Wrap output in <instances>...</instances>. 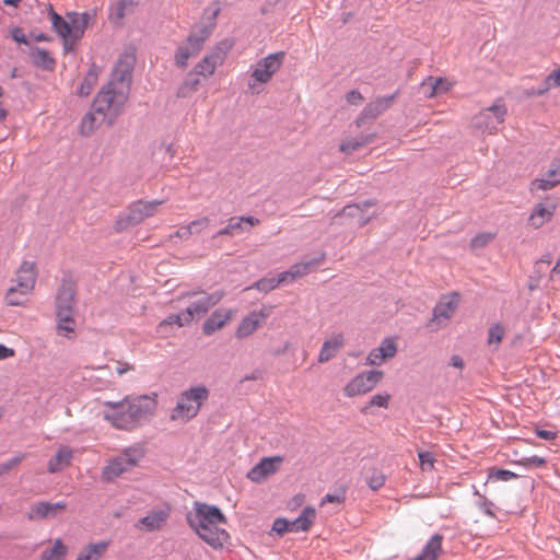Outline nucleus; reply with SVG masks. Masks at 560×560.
<instances>
[{
	"instance_id": "8fccbe9b",
	"label": "nucleus",
	"mask_w": 560,
	"mask_h": 560,
	"mask_svg": "<svg viewBox=\"0 0 560 560\" xmlns=\"http://www.w3.org/2000/svg\"><path fill=\"white\" fill-rule=\"evenodd\" d=\"M493 238H494L493 233L485 232V233L477 234L470 241V248L479 249V248L486 247Z\"/></svg>"
},
{
	"instance_id": "7c9ffc66",
	"label": "nucleus",
	"mask_w": 560,
	"mask_h": 560,
	"mask_svg": "<svg viewBox=\"0 0 560 560\" xmlns=\"http://www.w3.org/2000/svg\"><path fill=\"white\" fill-rule=\"evenodd\" d=\"M73 458V451L69 446H60L55 456L48 462V471L51 474L59 472L69 467Z\"/></svg>"
},
{
	"instance_id": "9d476101",
	"label": "nucleus",
	"mask_w": 560,
	"mask_h": 560,
	"mask_svg": "<svg viewBox=\"0 0 560 560\" xmlns=\"http://www.w3.org/2000/svg\"><path fill=\"white\" fill-rule=\"evenodd\" d=\"M284 60V52H275L266 56L260 59L254 67L250 80L248 82V88L253 91L259 92L256 90L257 86L267 84L272 77L279 71Z\"/></svg>"
},
{
	"instance_id": "6e6d98bb",
	"label": "nucleus",
	"mask_w": 560,
	"mask_h": 560,
	"mask_svg": "<svg viewBox=\"0 0 560 560\" xmlns=\"http://www.w3.org/2000/svg\"><path fill=\"white\" fill-rule=\"evenodd\" d=\"M385 482V477L382 475V474H374L373 476H371L368 480V485L369 487L376 491L378 490L380 488L383 487Z\"/></svg>"
},
{
	"instance_id": "a211bd4d",
	"label": "nucleus",
	"mask_w": 560,
	"mask_h": 560,
	"mask_svg": "<svg viewBox=\"0 0 560 560\" xmlns=\"http://www.w3.org/2000/svg\"><path fill=\"white\" fill-rule=\"evenodd\" d=\"M268 313L265 311H254L245 316L235 330L237 339H244L253 335L259 326L266 320Z\"/></svg>"
},
{
	"instance_id": "c756f323",
	"label": "nucleus",
	"mask_w": 560,
	"mask_h": 560,
	"mask_svg": "<svg viewBox=\"0 0 560 560\" xmlns=\"http://www.w3.org/2000/svg\"><path fill=\"white\" fill-rule=\"evenodd\" d=\"M374 206H375V202L372 200L365 201L360 205H349V206H346L342 209V211L340 213H338V215L354 218V219H357L359 226H364L373 218V215H366L364 213L365 209L372 208Z\"/></svg>"
},
{
	"instance_id": "4be33fe9",
	"label": "nucleus",
	"mask_w": 560,
	"mask_h": 560,
	"mask_svg": "<svg viewBox=\"0 0 560 560\" xmlns=\"http://www.w3.org/2000/svg\"><path fill=\"white\" fill-rule=\"evenodd\" d=\"M67 509L66 502H39L32 506L28 518L30 520H42V518H52L57 515L63 513Z\"/></svg>"
},
{
	"instance_id": "f3484780",
	"label": "nucleus",
	"mask_w": 560,
	"mask_h": 560,
	"mask_svg": "<svg viewBox=\"0 0 560 560\" xmlns=\"http://www.w3.org/2000/svg\"><path fill=\"white\" fill-rule=\"evenodd\" d=\"M281 462L282 458L279 456L265 457L247 472V478L256 483L262 482L277 472Z\"/></svg>"
},
{
	"instance_id": "0e129e2a",
	"label": "nucleus",
	"mask_w": 560,
	"mask_h": 560,
	"mask_svg": "<svg viewBox=\"0 0 560 560\" xmlns=\"http://www.w3.org/2000/svg\"><path fill=\"white\" fill-rule=\"evenodd\" d=\"M536 433H537V435L540 439H544V440H547V441H552V440H555L557 438V432L556 431L537 430Z\"/></svg>"
},
{
	"instance_id": "f03ea898",
	"label": "nucleus",
	"mask_w": 560,
	"mask_h": 560,
	"mask_svg": "<svg viewBox=\"0 0 560 560\" xmlns=\"http://www.w3.org/2000/svg\"><path fill=\"white\" fill-rule=\"evenodd\" d=\"M186 518L199 538L212 548H222L229 541L230 535L222 527L228 521L219 508L195 502L194 510L187 514Z\"/></svg>"
},
{
	"instance_id": "dca6fc26",
	"label": "nucleus",
	"mask_w": 560,
	"mask_h": 560,
	"mask_svg": "<svg viewBox=\"0 0 560 560\" xmlns=\"http://www.w3.org/2000/svg\"><path fill=\"white\" fill-rule=\"evenodd\" d=\"M171 508H164L150 511L145 516L140 518L136 527L144 532H154L162 529L170 517Z\"/></svg>"
},
{
	"instance_id": "f257e3e1",
	"label": "nucleus",
	"mask_w": 560,
	"mask_h": 560,
	"mask_svg": "<svg viewBox=\"0 0 560 560\" xmlns=\"http://www.w3.org/2000/svg\"><path fill=\"white\" fill-rule=\"evenodd\" d=\"M158 408V394L127 395L101 402V416L114 429L131 432L150 420Z\"/></svg>"
},
{
	"instance_id": "6ab92c4d",
	"label": "nucleus",
	"mask_w": 560,
	"mask_h": 560,
	"mask_svg": "<svg viewBox=\"0 0 560 560\" xmlns=\"http://www.w3.org/2000/svg\"><path fill=\"white\" fill-rule=\"evenodd\" d=\"M560 184V159L552 162L548 171L530 184V190H549Z\"/></svg>"
},
{
	"instance_id": "3c124183",
	"label": "nucleus",
	"mask_w": 560,
	"mask_h": 560,
	"mask_svg": "<svg viewBox=\"0 0 560 560\" xmlns=\"http://www.w3.org/2000/svg\"><path fill=\"white\" fill-rule=\"evenodd\" d=\"M280 285V281H278L277 278H265V279H260L258 280L254 287L257 289V290H260V291H265V292H268V291H271L273 289H276L277 287Z\"/></svg>"
},
{
	"instance_id": "b1692460",
	"label": "nucleus",
	"mask_w": 560,
	"mask_h": 560,
	"mask_svg": "<svg viewBox=\"0 0 560 560\" xmlns=\"http://www.w3.org/2000/svg\"><path fill=\"white\" fill-rule=\"evenodd\" d=\"M75 287L71 281H65L57 294V313H73Z\"/></svg>"
},
{
	"instance_id": "6e6552de",
	"label": "nucleus",
	"mask_w": 560,
	"mask_h": 560,
	"mask_svg": "<svg viewBox=\"0 0 560 560\" xmlns=\"http://www.w3.org/2000/svg\"><path fill=\"white\" fill-rule=\"evenodd\" d=\"M164 200H137L128 207L125 215L120 217L116 222V230L124 231L128 228L139 224L148 218H152L158 212Z\"/></svg>"
},
{
	"instance_id": "4d7b16f0",
	"label": "nucleus",
	"mask_w": 560,
	"mask_h": 560,
	"mask_svg": "<svg viewBox=\"0 0 560 560\" xmlns=\"http://www.w3.org/2000/svg\"><path fill=\"white\" fill-rule=\"evenodd\" d=\"M116 373L121 376L135 370V366L126 361H116Z\"/></svg>"
},
{
	"instance_id": "79ce46f5",
	"label": "nucleus",
	"mask_w": 560,
	"mask_h": 560,
	"mask_svg": "<svg viewBox=\"0 0 560 560\" xmlns=\"http://www.w3.org/2000/svg\"><path fill=\"white\" fill-rule=\"evenodd\" d=\"M518 476L511 471L505 469H499L495 467L489 468L488 471V479L492 481H510L512 479H516Z\"/></svg>"
},
{
	"instance_id": "ddd939ff",
	"label": "nucleus",
	"mask_w": 560,
	"mask_h": 560,
	"mask_svg": "<svg viewBox=\"0 0 560 560\" xmlns=\"http://www.w3.org/2000/svg\"><path fill=\"white\" fill-rule=\"evenodd\" d=\"M135 63L136 56L132 52L122 54L114 67L109 83L129 93Z\"/></svg>"
},
{
	"instance_id": "72a5a7b5",
	"label": "nucleus",
	"mask_w": 560,
	"mask_h": 560,
	"mask_svg": "<svg viewBox=\"0 0 560 560\" xmlns=\"http://www.w3.org/2000/svg\"><path fill=\"white\" fill-rule=\"evenodd\" d=\"M58 324L57 331L59 336L66 338H73L75 330V322L73 318V313H57Z\"/></svg>"
},
{
	"instance_id": "13d9d810",
	"label": "nucleus",
	"mask_w": 560,
	"mask_h": 560,
	"mask_svg": "<svg viewBox=\"0 0 560 560\" xmlns=\"http://www.w3.org/2000/svg\"><path fill=\"white\" fill-rule=\"evenodd\" d=\"M345 500V497L342 494H326L320 504L324 505L326 503H342Z\"/></svg>"
},
{
	"instance_id": "e2e57ef3",
	"label": "nucleus",
	"mask_w": 560,
	"mask_h": 560,
	"mask_svg": "<svg viewBox=\"0 0 560 560\" xmlns=\"http://www.w3.org/2000/svg\"><path fill=\"white\" fill-rule=\"evenodd\" d=\"M175 235L179 238L187 240L190 235H192L189 224L179 226Z\"/></svg>"
},
{
	"instance_id": "20e7f679",
	"label": "nucleus",
	"mask_w": 560,
	"mask_h": 560,
	"mask_svg": "<svg viewBox=\"0 0 560 560\" xmlns=\"http://www.w3.org/2000/svg\"><path fill=\"white\" fill-rule=\"evenodd\" d=\"M52 28L63 39L65 48L70 49L84 34L91 15L88 12H71L67 18H61L51 5L48 8Z\"/></svg>"
},
{
	"instance_id": "bb28decb",
	"label": "nucleus",
	"mask_w": 560,
	"mask_h": 560,
	"mask_svg": "<svg viewBox=\"0 0 560 560\" xmlns=\"http://www.w3.org/2000/svg\"><path fill=\"white\" fill-rule=\"evenodd\" d=\"M345 345V337L342 334H336L326 339L318 353V362L326 363L337 355Z\"/></svg>"
},
{
	"instance_id": "cd10ccee",
	"label": "nucleus",
	"mask_w": 560,
	"mask_h": 560,
	"mask_svg": "<svg viewBox=\"0 0 560 560\" xmlns=\"http://www.w3.org/2000/svg\"><path fill=\"white\" fill-rule=\"evenodd\" d=\"M223 298L222 292H215L213 294L203 293L196 302L190 304L186 311H190L191 320L195 316L203 315L208 310L219 303Z\"/></svg>"
},
{
	"instance_id": "c85d7f7f",
	"label": "nucleus",
	"mask_w": 560,
	"mask_h": 560,
	"mask_svg": "<svg viewBox=\"0 0 560 560\" xmlns=\"http://www.w3.org/2000/svg\"><path fill=\"white\" fill-rule=\"evenodd\" d=\"M459 295L456 293L444 296L434 308V319L448 320L459 304Z\"/></svg>"
},
{
	"instance_id": "2f4dec72",
	"label": "nucleus",
	"mask_w": 560,
	"mask_h": 560,
	"mask_svg": "<svg viewBox=\"0 0 560 560\" xmlns=\"http://www.w3.org/2000/svg\"><path fill=\"white\" fill-rule=\"evenodd\" d=\"M191 322L190 311L184 310L183 312L170 315L164 320H162L158 326V332L160 335L166 336L171 332V329L174 326L183 327L189 325Z\"/></svg>"
},
{
	"instance_id": "864d4df0",
	"label": "nucleus",
	"mask_w": 560,
	"mask_h": 560,
	"mask_svg": "<svg viewBox=\"0 0 560 560\" xmlns=\"http://www.w3.org/2000/svg\"><path fill=\"white\" fill-rule=\"evenodd\" d=\"M272 530L278 535H283L284 533L291 532V522L285 518H277L272 524Z\"/></svg>"
},
{
	"instance_id": "39448f33",
	"label": "nucleus",
	"mask_w": 560,
	"mask_h": 560,
	"mask_svg": "<svg viewBox=\"0 0 560 560\" xmlns=\"http://www.w3.org/2000/svg\"><path fill=\"white\" fill-rule=\"evenodd\" d=\"M214 24L195 26L187 38L180 43L174 52V65L184 70L188 67L189 60L196 57L203 48L210 37Z\"/></svg>"
},
{
	"instance_id": "052dcab7",
	"label": "nucleus",
	"mask_w": 560,
	"mask_h": 560,
	"mask_svg": "<svg viewBox=\"0 0 560 560\" xmlns=\"http://www.w3.org/2000/svg\"><path fill=\"white\" fill-rule=\"evenodd\" d=\"M12 38L20 44H26V36L20 27H14L11 32Z\"/></svg>"
},
{
	"instance_id": "37998d69",
	"label": "nucleus",
	"mask_w": 560,
	"mask_h": 560,
	"mask_svg": "<svg viewBox=\"0 0 560 560\" xmlns=\"http://www.w3.org/2000/svg\"><path fill=\"white\" fill-rule=\"evenodd\" d=\"M97 83V73L94 70H90L86 75L84 77V80L79 89V94L81 96H88L91 94L92 90Z\"/></svg>"
},
{
	"instance_id": "2eb2a0df",
	"label": "nucleus",
	"mask_w": 560,
	"mask_h": 560,
	"mask_svg": "<svg viewBox=\"0 0 560 560\" xmlns=\"http://www.w3.org/2000/svg\"><path fill=\"white\" fill-rule=\"evenodd\" d=\"M397 341L393 337L385 338L381 345L372 349L368 357L366 363L373 366H380L385 361L393 359L397 353Z\"/></svg>"
},
{
	"instance_id": "f8f14e48",
	"label": "nucleus",
	"mask_w": 560,
	"mask_h": 560,
	"mask_svg": "<svg viewBox=\"0 0 560 560\" xmlns=\"http://www.w3.org/2000/svg\"><path fill=\"white\" fill-rule=\"evenodd\" d=\"M383 377L384 373L377 370L359 373L346 384L343 395L348 398H353L368 394L376 387Z\"/></svg>"
},
{
	"instance_id": "bf43d9fd",
	"label": "nucleus",
	"mask_w": 560,
	"mask_h": 560,
	"mask_svg": "<svg viewBox=\"0 0 560 560\" xmlns=\"http://www.w3.org/2000/svg\"><path fill=\"white\" fill-rule=\"evenodd\" d=\"M346 98H347V102L352 104V105H357V104H359L363 100L361 93L359 91H357V90L350 91L347 94Z\"/></svg>"
},
{
	"instance_id": "e433bc0d",
	"label": "nucleus",
	"mask_w": 560,
	"mask_h": 560,
	"mask_svg": "<svg viewBox=\"0 0 560 560\" xmlns=\"http://www.w3.org/2000/svg\"><path fill=\"white\" fill-rule=\"evenodd\" d=\"M396 96H397V93L389 95V96H383V97L376 98L374 102L369 104V106L366 107L368 114L371 115L372 117H377L378 115H381L383 112H385L386 109H388L390 107V105L393 104Z\"/></svg>"
},
{
	"instance_id": "69168bd1",
	"label": "nucleus",
	"mask_w": 560,
	"mask_h": 560,
	"mask_svg": "<svg viewBox=\"0 0 560 560\" xmlns=\"http://www.w3.org/2000/svg\"><path fill=\"white\" fill-rule=\"evenodd\" d=\"M278 281H280V284L281 283H290V282H293L294 279L293 277L291 276V272L290 270H287V271H283L281 272L279 276H278Z\"/></svg>"
},
{
	"instance_id": "680f3d73",
	"label": "nucleus",
	"mask_w": 560,
	"mask_h": 560,
	"mask_svg": "<svg viewBox=\"0 0 560 560\" xmlns=\"http://www.w3.org/2000/svg\"><path fill=\"white\" fill-rule=\"evenodd\" d=\"M14 355H15L14 349L0 343V361L9 359V358H13Z\"/></svg>"
},
{
	"instance_id": "1a4fd4ad",
	"label": "nucleus",
	"mask_w": 560,
	"mask_h": 560,
	"mask_svg": "<svg viewBox=\"0 0 560 560\" xmlns=\"http://www.w3.org/2000/svg\"><path fill=\"white\" fill-rule=\"evenodd\" d=\"M142 457L143 453L139 448L130 447L125 450L120 455L108 460L102 470V478L106 481L115 480L136 467Z\"/></svg>"
},
{
	"instance_id": "ea45409f",
	"label": "nucleus",
	"mask_w": 560,
	"mask_h": 560,
	"mask_svg": "<svg viewBox=\"0 0 560 560\" xmlns=\"http://www.w3.org/2000/svg\"><path fill=\"white\" fill-rule=\"evenodd\" d=\"M66 546L57 539L51 549L43 552L42 560H61L66 556Z\"/></svg>"
},
{
	"instance_id": "c03bdc74",
	"label": "nucleus",
	"mask_w": 560,
	"mask_h": 560,
	"mask_svg": "<svg viewBox=\"0 0 560 560\" xmlns=\"http://www.w3.org/2000/svg\"><path fill=\"white\" fill-rule=\"evenodd\" d=\"M370 139L368 137L365 138H351L347 139L341 142L340 144V151L345 153H352L353 151L362 148L363 145L368 144Z\"/></svg>"
},
{
	"instance_id": "4c0bfd02",
	"label": "nucleus",
	"mask_w": 560,
	"mask_h": 560,
	"mask_svg": "<svg viewBox=\"0 0 560 560\" xmlns=\"http://www.w3.org/2000/svg\"><path fill=\"white\" fill-rule=\"evenodd\" d=\"M32 61L36 67H40L46 70H52L55 68V59L44 49L35 48L31 52Z\"/></svg>"
},
{
	"instance_id": "58836bf2",
	"label": "nucleus",
	"mask_w": 560,
	"mask_h": 560,
	"mask_svg": "<svg viewBox=\"0 0 560 560\" xmlns=\"http://www.w3.org/2000/svg\"><path fill=\"white\" fill-rule=\"evenodd\" d=\"M390 400V395L388 393H380L375 394L371 397V399L361 408V412L363 415L371 413V409L373 407H380V408H388Z\"/></svg>"
},
{
	"instance_id": "de8ad7c7",
	"label": "nucleus",
	"mask_w": 560,
	"mask_h": 560,
	"mask_svg": "<svg viewBox=\"0 0 560 560\" xmlns=\"http://www.w3.org/2000/svg\"><path fill=\"white\" fill-rule=\"evenodd\" d=\"M558 86H560V67L550 72L544 82V88L537 92V95H542L550 89Z\"/></svg>"
},
{
	"instance_id": "a878e982",
	"label": "nucleus",
	"mask_w": 560,
	"mask_h": 560,
	"mask_svg": "<svg viewBox=\"0 0 560 560\" xmlns=\"http://www.w3.org/2000/svg\"><path fill=\"white\" fill-rule=\"evenodd\" d=\"M443 540L442 534L432 535L421 551L410 560H439L443 553Z\"/></svg>"
},
{
	"instance_id": "a18cd8bd",
	"label": "nucleus",
	"mask_w": 560,
	"mask_h": 560,
	"mask_svg": "<svg viewBox=\"0 0 560 560\" xmlns=\"http://www.w3.org/2000/svg\"><path fill=\"white\" fill-rule=\"evenodd\" d=\"M418 457H419V466H420L421 471H423V472L433 471L434 464L436 462L433 453L428 452V451H420L418 453Z\"/></svg>"
},
{
	"instance_id": "5701e85b",
	"label": "nucleus",
	"mask_w": 560,
	"mask_h": 560,
	"mask_svg": "<svg viewBox=\"0 0 560 560\" xmlns=\"http://www.w3.org/2000/svg\"><path fill=\"white\" fill-rule=\"evenodd\" d=\"M454 86V82L447 78L428 77L421 83V89L428 98H434L441 94H445Z\"/></svg>"
},
{
	"instance_id": "412c9836",
	"label": "nucleus",
	"mask_w": 560,
	"mask_h": 560,
	"mask_svg": "<svg viewBox=\"0 0 560 560\" xmlns=\"http://www.w3.org/2000/svg\"><path fill=\"white\" fill-rule=\"evenodd\" d=\"M259 220L254 217L231 218L225 228L220 230L214 236L229 235L234 236L248 231L250 228L258 225Z\"/></svg>"
},
{
	"instance_id": "49530a36",
	"label": "nucleus",
	"mask_w": 560,
	"mask_h": 560,
	"mask_svg": "<svg viewBox=\"0 0 560 560\" xmlns=\"http://www.w3.org/2000/svg\"><path fill=\"white\" fill-rule=\"evenodd\" d=\"M28 295H22L19 290V285L11 287L5 293V302L9 305H22Z\"/></svg>"
},
{
	"instance_id": "c9c22d12",
	"label": "nucleus",
	"mask_w": 560,
	"mask_h": 560,
	"mask_svg": "<svg viewBox=\"0 0 560 560\" xmlns=\"http://www.w3.org/2000/svg\"><path fill=\"white\" fill-rule=\"evenodd\" d=\"M108 542L101 541L86 546L77 560H98L107 550Z\"/></svg>"
},
{
	"instance_id": "aec40b11",
	"label": "nucleus",
	"mask_w": 560,
	"mask_h": 560,
	"mask_svg": "<svg viewBox=\"0 0 560 560\" xmlns=\"http://www.w3.org/2000/svg\"><path fill=\"white\" fill-rule=\"evenodd\" d=\"M557 209L552 201L537 203L528 217V224L534 229H539L551 221Z\"/></svg>"
},
{
	"instance_id": "338daca9",
	"label": "nucleus",
	"mask_w": 560,
	"mask_h": 560,
	"mask_svg": "<svg viewBox=\"0 0 560 560\" xmlns=\"http://www.w3.org/2000/svg\"><path fill=\"white\" fill-rule=\"evenodd\" d=\"M127 5H128V4H127V2H126L125 0H124V1H121V2L117 5V8H116V10H115V15H116V18H117V19H122V18L125 16Z\"/></svg>"
},
{
	"instance_id": "774afa93",
	"label": "nucleus",
	"mask_w": 560,
	"mask_h": 560,
	"mask_svg": "<svg viewBox=\"0 0 560 560\" xmlns=\"http://www.w3.org/2000/svg\"><path fill=\"white\" fill-rule=\"evenodd\" d=\"M550 278L552 280H559L560 281V257L558 258L556 265L550 271Z\"/></svg>"
},
{
	"instance_id": "0eeeda50",
	"label": "nucleus",
	"mask_w": 560,
	"mask_h": 560,
	"mask_svg": "<svg viewBox=\"0 0 560 560\" xmlns=\"http://www.w3.org/2000/svg\"><path fill=\"white\" fill-rule=\"evenodd\" d=\"M128 92L119 89L113 83H108L102 89L94 100V110L104 117L108 116L110 119L116 117L126 103Z\"/></svg>"
},
{
	"instance_id": "f704fd0d",
	"label": "nucleus",
	"mask_w": 560,
	"mask_h": 560,
	"mask_svg": "<svg viewBox=\"0 0 560 560\" xmlns=\"http://www.w3.org/2000/svg\"><path fill=\"white\" fill-rule=\"evenodd\" d=\"M325 259L323 254L319 258L311 259L308 261H302L294 264L289 270L294 280L302 278L310 273L315 267L322 264Z\"/></svg>"
},
{
	"instance_id": "7ed1b4c3",
	"label": "nucleus",
	"mask_w": 560,
	"mask_h": 560,
	"mask_svg": "<svg viewBox=\"0 0 560 560\" xmlns=\"http://www.w3.org/2000/svg\"><path fill=\"white\" fill-rule=\"evenodd\" d=\"M233 47V42L224 39L218 43L210 52L205 55L189 71L183 83L177 90L178 97H188L195 93L201 85L202 81L211 78L217 69L221 67L229 51Z\"/></svg>"
},
{
	"instance_id": "4468645a",
	"label": "nucleus",
	"mask_w": 560,
	"mask_h": 560,
	"mask_svg": "<svg viewBox=\"0 0 560 560\" xmlns=\"http://www.w3.org/2000/svg\"><path fill=\"white\" fill-rule=\"evenodd\" d=\"M37 278L36 265L33 261H23L15 275V284L22 295H30L35 288Z\"/></svg>"
},
{
	"instance_id": "a19ab883",
	"label": "nucleus",
	"mask_w": 560,
	"mask_h": 560,
	"mask_svg": "<svg viewBox=\"0 0 560 560\" xmlns=\"http://www.w3.org/2000/svg\"><path fill=\"white\" fill-rule=\"evenodd\" d=\"M100 121L94 113L86 114L80 124V133L83 136H90L100 126Z\"/></svg>"
},
{
	"instance_id": "473e14b6",
	"label": "nucleus",
	"mask_w": 560,
	"mask_h": 560,
	"mask_svg": "<svg viewBox=\"0 0 560 560\" xmlns=\"http://www.w3.org/2000/svg\"><path fill=\"white\" fill-rule=\"evenodd\" d=\"M315 516V509L306 506L298 518L291 521V532H307L313 525Z\"/></svg>"
},
{
	"instance_id": "9b49d317",
	"label": "nucleus",
	"mask_w": 560,
	"mask_h": 560,
	"mask_svg": "<svg viewBox=\"0 0 560 560\" xmlns=\"http://www.w3.org/2000/svg\"><path fill=\"white\" fill-rule=\"evenodd\" d=\"M506 112L505 104L498 101L476 115L475 127L482 132L494 135L498 132L499 126L504 122Z\"/></svg>"
},
{
	"instance_id": "393cba45",
	"label": "nucleus",
	"mask_w": 560,
	"mask_h": 560,
	"mask_svg": "<svg viewBox=\"0 0 560 560\" xmlns=\"http://www.w3.org/2000/svg\"><path fill=\"white\" fill-rule=\"evenodd\" d=\"M235 311L231 308H219L203 323L202 330L206 335H212L214 331L223 328L233 317Z\"/></svg>"
},
{
	"instance_id": "09e8293b",
	"label": "nucleus",
	"mask_w": 560,
	"mask_h": 560,
	"mask_svg": "<svg viewBox=\"0 0 560 560\" xmlns=\"http://www.w3.org/2000/svg\"><path fill=\"white\" fill-rule=\"evenodd\" d=\"M504 334V328L501 325L491 326L488 332V343L494 345L497 348L501 343Z\"/></svg>"
},
{
	"instance_id": "603ef678",
	"label": "nucleus",
	"mask_w": 560,
	"mask_h": 560,
	"mask_svg": "<svg viewBox=\"0 0 560 560\" xmlns=\"http://www.w3.org/2000/svg\"><path fill=\"white\" fill-rule=\"evenodd\" d=\"M517 465L523 467H542L546 465V459L539 456L525 457L516 462Z\"/></svg>"
},
{
	"instance_id": "423d86ee",
	"label": "nucleus",
	"mask_w": 560,
	"mask_h": 560,
	"mask_svg": "<svg viewBox=\"0 0 560 560\" xmlns=\"http://www.w3.org/2000/svg\"><path fill=\"white\" fill-rule=\"evenodd\" d=\"M208 397L209 390L202 385L184 390L179 395L176 406L172 409L171 419L180 422L189 421L198 415Z\"/></svg>"
},
{
	"instance_id": "5fc2aeb1",
	"label": "nucleus",
	"mask_w": 560,
	"mask_h": 560,
	"mask_svg": "<svg viewBox=\"0 0 560 560\" xmlns=\"http://www.w3.org/2000/svg\"><path fill=\"white\" fill-rule=\"evenodd\" d=\"M210 224V220L207 217L197 219L189 223V228L192 234H198L203 232Z\"/></svg>"
}]
</instances>
